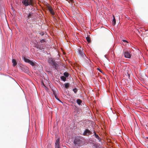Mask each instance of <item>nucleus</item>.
<instances>
[{
    "mask_svg": "<svg viewBox=\"0 0 148 148\" xmlns=\"http://www.w3.org/2000/svg\"><path fill=\"white\" fill-rule=\"evenodd\" d=\"M48 63L50 64L53 68H55V69H58V65L51 58H49L48 60Z\"/></svg>",
    "mask_w": 148,
    "mask_h": 148,
    "instance_id": "nucleus-1",
    "label": "nucleus"
},
{
    "mask_svg": "<svg viewBox=\"0 0 148 148\" xmlns=\"http://www.w3.org/2000/svg\"><path fill=\"white\" fill-rule=\"evenodd\" d=\"M129 49H125L123 50V53L124 56L126 58H130L131 57V55Z\"/></svg>",
    "mask_w": 148,
    "mask_h": 148,
    "instance_id": "nucleus-2",
    "label": "nucleus"
},
{
    "mask_svg": "<svg viewBox=\"0 0 148 148\" xmlns=\"http://www.w3.org/2000/svg\"><path fill=\"white\" fill-rule=\"evenodd\" d=\"M23 60L25 62L29 63L32 66H35V64L32 61H31V60H29L27 58L25 57H23Z\"/></svg>",
    "mask_w": 148,
    "mask_h": 148,
    "instance_id": "nucleus-3",
    "label": "nucleus"
},
{
    "mask_svg": "<svg viewBox=\"0 0 148 148\" xmlns=\"http://www.w3.org/2000/svg\"><path fill=\"white\" fill-rule=\"evenodd\" d=\"M60 139L59 138L57 139L55 143V148H61L60 145Z\"/></svg>",
    "mask_w": 148,
    "mask_h": 148,
    "instance_id": "nucleus-4",
    "label": "nucleus"
},
{
    "mask_svg": "<svg viewBox=\"0 0 148 148\" xmlns=\"http://www.w3.org/2000/svg\"><path fill=\"white\" fill-rule=\"evenodd\" d=\"M92 134V132L88 129H86L83 133V135L84 136H88Z\"/></svg>",
    "mask_w": 148,
    "mask_h": 148,
    "instance_id": "nucleus-5",
    "label": "nucleus"
},
{
    "mask_svg": "<svg viewBox=\"0 0 148 148\" xmlns=\"http://www.w3.org/2000/svg\"><path fill=\"white\" fill-rule=\"evenodd\" d=\"M82 143V141L79 138H76L74 140V143L75 144L79 145Z\"/></svg>",
    "mask_w": 148,
    "mask_h": 148,
    "instance_id": "nucleus-6",
    "label": "nucleus"
},
{
    "mask_svg": "<svg viewBox=\"0 0 148 148\" xmlns=\"http://www.w3.org/2000/svg\"><path fill=\"white\" fill-rule=\"evenodd\" d=\"M22 3L25 6L31 5L29 1V0H23L22 1Z\"/></svg>",
    "mask_w": 148,
    "mask_h": 148,
    "instance_id": "nucleus-7",
    "label": "nucleus"
},
{
    "mask_svg": "<svg viewBox=\"0 0 148 148\" xmlns=\"http://www.w3.org/2000/svg\"><path fill=\"white\" fill-rule=\"evenodd\" d=\"M47 8L50 12V13L52 15H54V12L53 10V9L52 8L49 6H47Z\"/></svg>",
    "mask_w": 148,
    "mask_h": 148,
    "instance_id": "nucleus-8",
    "label": "nucleus"
},
{
    "mask_svg": "<svg viewBox=\"0 0 148 148\" xmlns=\"http://www.w3.org/2000/svg\"><path fill=\"white\" fill-rule=\"evenodd\" d=\"M34 17V14L32 12H29L27 14V18L28 19L32 18Z\"/></svg>",
    "mask_w": 148,
    "mask_h": 148,
    "instance_id": "nucleus-9",
    "label": "nucleus"
},
{
    "mask_svg": "<svg viewBox=\"0 0 148 148\" xmlns=\"http://www.w3.org/2000/svg\"><path fill=\"white\" fill-rule=\"evenodd\" d=\"M78 51L79 53L82 57H84L85 56L84 53H83L82 49H78Z\"/></svg>",
    "mask_w": 148,
    "mask_h": 148,
    "instance_id": "nucleus-10",
    "label": "nucleus"
},
{
    "mask_svg": "<svg viewBox=\"0 0 148 148\" xmlns=\"http://www.w3.org/2000/svg\"><path fill=\"white\" fill-rule=\"evenodd\" d=\"M12 62L13 63V66H15L17 64V62L15 59H12Z\"/></svg>",
    "mask_w": 148,
    "mask_h": 148,
    "instance_id": "nucleus-11",
    "label": "nucleus"
},
{
    "mask_svg": "<svg viewBox=\"0 0 148 148\" xmlns=\"http://www.w3.org/2000/svg\"><path fill=\"white\" fill-rule=\"evenodd\" d=\"M94 135L95 138L97 139L98 140H99V141H100L101 139L97 134L95 131H94Z\"/></svg>",
    "mask_w": 148,
    "mask_h": 148,
    "instance_id": "nucleus-12",
    "label": "nucleus"
},
{
    "mask_svg": "<svg viewBox=\"0 0 148 148\" xmlns=\"http://www.w3.org/2000/svg\"><path fill=\"white\" fill-rule=\"evenodd\" d=\"M116 22V19L115 18L114 16L113 15V21L112 22V25H115Z\"/></svg>",
    "mask_w": 148,
    "mask_h": 148,
    "instance_id": "nucleus-13",
    "label": "nucleus"
},
{
    "mask_svg": "<svg viewBox=\"0 0 148 148\" xmlns=\"http://www.w3.org/2000/svg\"><path fill=\"white\" fill-rule=\"evenodd\" d=\"M76 102L79 105H80L82 103V101L80 99H78L77 100Z\"/></svg>",
    "mask_w": 148,
    "mask_h": 148,
    "instance_id": "nucleus-14",
    "label": "nucleus"
},
{
    "mask_svg": "<svg viewBox=\"0 0 148 148\" xmlns=\"http://www.w3.org/2000/svg\"><path fill=\"white\" fill-rule=\"evenodd\" d=\"M61 79L63 81L65 82L66 80V78L64 76H61L60 77Z\"/></svg>",
    "mask_w": 148,
    "mask_h": 148,
    "instance_id": "nucleus-15",
    "label": "nucleus"
},
{
    "mask_svg": "<svg viewBox=\"0 0 148 148\" xmlns=\"http://www.w3.org/2000/svg\"><path fill=\"white\" fill-rule=\"evenodd\" d=\"M65 87L66 88H68L69 87V83H65L64 84Z\"/></svg>",
    "mask_w": 148,
    "mask_h": 148,
    "instance_id": "nucleus-16",
    "label": "nucleus"
},
{
    "mask_svg": "<svg viewBox=\"0 0 148 148\" xmlns=\"http://www.w3.org/2000/svg\"><path fill=\"white\" fill-rule=\"evenodd\" d=\"M64 75L66 77H68L69 75V73H68L65 72L64 73Z\"/></svg>",
    "mask_w": 148,
    "mask_h": 148,
    "instance_id": "nucleus-17",
    "label": "nucleus"
},
{
    "mask_svg": "<svg viewBox=\"0 0 148 148\" xmlns=\"http://www.w3.org/2000/svg\"><path fill=\"white\" fill-rule=\"evenodd\" d=\"M86 39L88 42H90V37H87L86 38Z\"/></svg>",
    "mask_w": 148,
    "mask_h": 148,
    "instance_id": "nucleus-18",
    "label": "nucleus"
},
{
    "mask_svg": "<svg viewBox=\"0 0 148 148\" xmlns=\"http://www.w3.org/2000/svg\"><path fill=\"white\" fill-rule=\"evenodd\" d=\"M73 91L75 93H76L77 91V89L76 88H75L73 89Z\"/></svg>",
    "mask_w": 148,
    "mask_h": 148,
    "instance_id": "nucleus-19",
    "label": "nucleus"
},
{
    "mask_svg": "<svg viewBox=\"0 0 148 148\" xmlns=\"http://www.w3.org/2000/svg\"><path fill=\"white\" fill-rule=\"evenodd\" d=\"M41 85H42V86H44L45 88H48L45 86V84H44L43 81H42L41 82Z\"/></svg>",
    "mask_w": 148,
    "mask_h": 148,
    "instance_id": "nucleus-20",
    "label": "nucleus"
},
{
    "mask_svg": "<svg viewBox=\"0 0 148 148\" xmlns=\"http://www.w3.org/2000/svg\"><path fill=\"white\" fill-rule=\"evenodd\" d=\"M33 0H29V2L30 3L31 5H32L33 3Z\"/></svg>",
    "mask_w": 148,
    "mask_h": 148,
    "instance_id": "nucleus-21",
    "label": "nucleus"
},
{
    "mask_svg": "<svg viewBox=\"0 0 148 148\" xmlns=\"http://www.w3.org/2000/svg\"><path fill=\"white\" fill-rule=\"evenodd\" d=\"M40 42L41 43L44 42H45V40L44 39H43L41 40H40Z\"/></svg>",
    "mask_w": 148,
    "mask_h": 148,
    "instance_id": "nucleus-22",
    "label": "nucleus"
},
{
    "mask_svg": "<svg viewBox=\"0 0 148 148\" xmlns=\"http://www.w3.org/2000/svg\"><path fill=\"white\" fill-rule=\"evenodd\" d=\"M66 1H67L69 2H73L74 0H66Z\"/></svg>",
    "mask_w": 148,
    "mask_h": 148,
    "instance_id": "nucleus-23",
    "label": "nucleus"
},
{
    "mask_svg": "<svg viewBox=\"0 0 148 148\" xmlns=\"http://www.w3.org/2000/svg\"><path fill=\"white\" fill-rule=\"evenodd\" d=\"M54 95H55V98H56V99H58V100L60 101L59 99H58V98L57 97V95H56L55 94H54Z\"/></svg>",
    "mask_w": 148,
    "mask_h": 148,
    "instance_id": "nucleus-24",
    "label": "nucleus"
},
{
    "mask_svg": "<svg viewBox=\"0 0 148 148\" xmlns=\"http://www.w3.org/2000/svg\"><path fill=\"white\" fill-rule=\"evenodd\" d=\"M146 138V142L148 143V137H146L145 138Z\"/></svg>",
    "mask_w": 148,
    "mask_h": 148,
    "instance_id": "nucleus-25",
    "label": "nucleus"
},
{
    "mask_svg": "<svg viewBox=\"0 0 148 148\" xmlns=\"http://www.w3.org/2000/svg\"><path fill=\"white\" fill-rule=\"evenodd\" d=\"M122 41L124 42H125L127 43H128V42H127V40H122Z\"/></svg>",
    "mask_w": 148,
    "mask_h": 148,
    "instance_id": "nucleus-26",
    "label": "nucleus"
},
{
    "mask_svg": "<svg viewBox=\"0 0 148 148\" xmlns=\"http://www.w3.org/2000/svg\"><path fill=\"white\" fill-rule=\"evenodd\" d=\"M44 33L43 32H42V34H41V35L43 36V35H44Z\"/></svg>",
    "mask_w": 148,
    "mask_h": 148,
    "instance_id": "nucleus-27",
    "label": "nucleus"
},
{
    "mask_svg": "<svg viewBox=\"0 0 148 148\" xmlns=\"http://www.w3.org/2000/svg\"><path fill=\"white\" fill-rule=\"evenodd\" d=\"M99 71H100V72H102V71H101V70H100V69H99Z\"/></svg>",
    "mask_w": 148,
    "mask_h": 148,
    "instance_id": "nucleus-28",
    "label": "nucleus"
},
{
    "mask_svg": "<svg viewBox=\"0 0 148 148\" xmlns=\"http://www.w3.org/2000/svg\"><path fill=\"white\" fill-rule=\"evenodd\" d=\"M28 68H26V69L27 70H28Z\"/></svg>",
    "mask_w": 148,
    "mask_h": 148,
    "instance_id": "nucleus-29",
    "label": "nucleus"
},
{
    "mask_svg": "<svg viewBox=\"0 0 148 148\" xmlns=\"http://www.w3.org/2000/svg\"><path fill=\"white\" fill-rule=\"evenodd\" d=\"M97 69L98 70H99V69L98 68H97Z\"/></svg>",
    "mask_w": 148,
    "mask_h": 148,
    "instance_id": "nucleus-30",
    "label": "nucleus"
},
{
    "mask_svg": "<svg viewBox=\"0 0 148 148\" xmlns=\"http://www.w3.org/2000/svg\"><path fill=\"white\" fill-rule=\"evenodd\" d=\"M147 148H148V145L147 146Z\"/></svg>",
    "mask_w": 148,
    "mask_h": 148,
    "instance_id": "nucleus-31",
    "label": "nucleus"
}]
</instances>
